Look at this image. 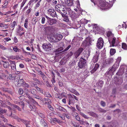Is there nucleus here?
<instances>
[{"mask_svg": "<svg viewBox=\"0 0 127 127\" xmlns=\"http://www.w3.org/2000/svg\"><path fill=\"white\" fill-rule=\"evenodd\" d=\"M27 0H23V1L21 4L20 8L21 9L26 3Z\"/></svg>", "mask_w": 127, "mask_h": 127, "instance_id": "603ef678", "label": "nucleus"}, {"mask_svg": "<svg viewBox=\"0 0 127 127\" xmlns=\"http://www.w3.org/2000/svg\"><path fill=\"white\" fill-rule=\"evenodd\" d=\"M119 65V63H117L116 62L113 65V67L115 68V69H117Z\"/></svg>", "mask_w": 127, "mask_h": 127, "instance_id": "8fccbe9b", "label": "nucleus"}, {"mask_svg": "<svg viewBox=\"0 0 127 127\" xmlns=\"http://www.w3.org/2000/svg\"><path fill=\"white\" fill-rule=\"evenodd\" d=\"M25 83L23 79L22 78L19 79L17 83V85L18 86H23Z\"/></svg>", "mask_w": 127, "mask_h": 127, "instance_id": "dca6fc26", "label": "nucleus"}, {"mask_svg": "<svg viewBox=\"0 0 127 127\" xmlns=\"http://www.w3.org/2000/svg\"><path fill=\"white\" fill-rule=\"evenodd\" d=\"M57 21L56 20L54 19H50L48 21V22L49 25H52L54 24H56Z\"/></svg>", "mask_w": 127, "mask_h": 127, "instance_id": "4468645a", "label": "nucleus"}, {"mask_svg": "<svg viewBox=\"0 0 127 127\" xmlns=\"http://www.w3.org/2000/svg\"><path fill=\"white\" fill-rule=\"evenodd\" d=\"M65 7V5L59 4L56 6L55 9L56 11L60 13Z\"/></svg>", "mask_w": 127, "mask_h": 127, "instance_id": "39448f33", "label": "nucleus"}, {"mask_svg": "<svg viewBox=\"0 0 127 127\" xmlns=\"http://www.w3.org/2000/svg\"><path fill=\"white\" fill-rule=\"evenodd\" d=\"M71 47V46L70 45H69L64 50H63V51L62 52H60V53H61L62 52H64L67 50H68Z\"/></svg>", "mask_w": 127, "mask_h": 127, "instance_id": "864d4df0", "label": "nucleus"}, {"mask_svg": "<svg viewBox=\"0 0 127 127\" xmlns=\"http://www.w3.org/2000/svg\"><path fill=\"white\" fill-rule=\"evenodd\" d=\"M32 10V8H30V7H29V9L27 10L26 12V13L27 14H29L31 12Z\"/></svg>", "mask_w": 127, "mask_h": 127, "instance_id": "e2e57ef3", "label": "nucleus"}, {"mask_svg": "<svg viewBox=\"0 0 127 127\" xmlns=\"http://www.w3.org/2000/svg\"><path fill=\"white\" fill-rule=\"evenodd\" d=\"M63 17H64V19H63V21L66 22H68L69 20L68 16H64Z\"/></svg>", "mask_w": 127, "mask_h": 127, "instance_id": "ea45409f", "label": "nucleus"}, {"mask_svg": "<svg viewBox=\"0 0 127 127\" xmlns=\"http://www.w3.org/2000/svg\"><path fill=\"white\" fill-rule=\"evenodd\" d=\"M18 93L20 95H22L24 93V91L22 89L19 88L18 91Z\"/></svg>", "mask_w": 127, "mask_h": 127, "instance_id": "a18cd8bd", "label": "nucleus"}, {"mask_svg": "<svg viewBox=\"0 0 127 127\" xmlns=\"http://www.w3.org/2000/svg\"><path fill=\"white\" fill-rule=\"evenodd\" d=\"M67 9L69 11L70 10V9L68 8L67 9H66V8L65 7V8H64L63 10L60 12V13L61 14L62 17H64V16H65V15L67 13L66 11L65 10H67Z\"/></svg>", "mask_w": 127, "mask_h": 127, "instance_id": "a211bd4d", "label": "nucleus"}, {"mask_svg": "<svg viewBox=\"0 0 127 127\" xmlns=\"http://www.w3.org/2000/svg\"><path fill=\"white\" fill-rule=\"evenodd\" d=\"M65 3L68 5L71 6L73 4V0H64Z\"/></svg>", "mask_w": 127, "mask_h": 127, "instance_id": "f3484780", "label": "nucleus"}, {"mask_svg": "<svg viewBox=\"0 0 127 127\" xmlns=\"http://www.w3.org/2000/svg\"><path fill=\"white\" fill-rule=\"evenodd\" d=\"M33 96L34 98L39 99L41 101H43V100L41 96H39L38 95H36V94L33 95Z\"/></svg>", "mask_w": 127, "mask_h": 127, "instance_id": "a878e982", "label": "nucleus"}, {"mask_svg": "<svg viewBox=\"0 0 127 127\" xmlns=\"http://www.w3.org/2000/svg\"><path fill=\"white\" fill-rule=\"evenodd\" d=\"M30 106V107L31 108V110H33L35 108V106L37 104L35 105L32 104V103H30V104H29Z\"/></svg>", "mask_w": 127, "mask_h": 127, "instance_id": "e433bc0d", "label": "nucleus"}, {"mask_svg": "<svg viewBox=\"0 0 127 127\" xmlns=\"http://www.w3.org/2000/svg\"><path fill=\"white\" fill-rule=\"evenodd\" d=\"M57 116H58L61 118L62 120H64L65 119V118L64 116L62 115L59 112H57Z\"/></svg>", "mask_w": 127, "mask_h": 127, "instance_id": "cd10ccee", "label": "nucleus"}, {"mask_svg": "<svg viewBox=\"0 0 127 127\" xmlns=\"http://www.w3.org/2000/svg\"><path fill=\"white\" fill-rule=\"evenodd\" d=\"M55 10L53 9H49L47 10L48 13L50 15H51V13L54 11Z\"/></svg>", "mask_w": 127, "mask_h": 127, "instance_id": "3c124183", "label": "nucleus"}, {"mask_svg": "<svg viewBox=\"0 0 127 127\" xmlns=\"http://www.w3.org/2000/svg\"><path fill=\"white\" fill-rule=\"evenodd\" d=\"M72 91L71 92L72 93L74 94L77 95H79V93L76 91L74 90H72Z\"/></svg>", "mask_w": 127, "mask_h": 127, "instance_id": "de8ad7c7", "label": "nucleus"}, {"mask_svg": "<svg viewBox=\"0 0 127 127\" xmlns=\"http://www.w3.org/2000/svg\"><path fill=\"white\" fill-rule=\"evenodd\" d=\"M88 114L90 116L94 117H97V115L95 113L92 111L88 112Z\"/></svg>", "mask_w": 127, "mask_h": 127, "instance_id": "412c9836", "label": "nucleus"}, {"mask_svg": "<svg viewBox=\"0 0 127 127\" xmlns=\"http://www.w3.org/2000/svg\"><path fill=\"white\" fill-rule=\"evenodd\" d=\"M50 15L53 17H56L57 16V14L55 11H54L52 12V13H51Z\"/></svg>", "mask_w": 127, "mask_h": 127, "instance_id": "5fc2aeb1", "label": "nucleus"}, {"mask_svg": "<svg viewBox=\"0 0 127 127\" xmlns=\"http://www.w3.org/2000/svg\"><path fill=\"white\" fill-rule=\"evenodd\" d=\"M73 55V53L72 52H70L68 53L67 55V56L68 57H70Z\"/></svg>", "mask_w": 127, "mask_h": 127, "instance_id": "338daca9", "label": "nucleus"}, {"mask_svg": "<svg viewBox=\"0 0 127 127\" xmlns=\"http://www.w3.org/2000/svg\"><path fill=\"white\" fill-rule=\"evenodd\" d=\"M21 122L24 124L26 126L30 124V122L29 121L23 119H22V120Z\"/></svg>", "mask_w": 127, "mask_h": 127, "instance_id": "473e14b6", "label": "nucleus"}, {"mask_svg": "<svg viewBox=\"0 0 127 127\" xmlns=\"http://www.w3.org/2000/svg\"><path fill=\"white\" fill-rule=\"evenodd\" d=\"M11 117L16 120L17 121L19 122H21L22 120V119L18 118L17 116H12Z\"/></svg>", "mask_w": 127, "mask_h": 127, "instance_id": "bb28decb", "label": "nucleus"}, {"mask_svg": "<svg viewBox=\"0 0 127 127\" xmlns=\"http://www.w3.org/2000/svg\"><path fill=\"white\" fill-rule=\"evenodd\" d=\"M80 114L83 117H84L85 118L87 119H88V117H87V115H85L82 112H80Z\"/></svg>", "mask_w": 127, "mask_h": 127, "instance_id": "79ce46f5", "label": "nucleus"}, {"mask_svg": "<svg viewBox=\"0 0 127 127\" xmlns=\"http://www.w3.org/2000/svg\"><path fill=\"white\" fill-rule=\"evenodd\" d=\"M114 60L113 58H110L106 60V62L107 64H109L113 62Z\"/></svg>", "mask_w": 127, "mask_h": 127, "instance_id": "aec40b11", "label": "nucleus"}, {"mask_svg": "<svg viewBox=\"0 0 127 127\" xmlns=\"http://www.w3.org/2000/svg\"><path fill=\"white\" fill-rule=\"evenodd\" d=\"M7 108L9 109V110H10V114L9 115V116L10 117H11V116H12V111H11V108L9 106H8L7 107Z\"/></svg>", "mask_w": 127, "mask_h": 127, "instance_id": "4d7b16f0", "label": "nucleus"}, {"mask_svg": "<svg viewBox=\"0 0 127 127\" xmlns=\"http://www.w3.org/2000/svg\"><path fill=\"white\" fill-rule=\"evenodd\" d=\"M8 78L10 80H13L14 78V77L12 76V75L11 74L9 75Z\"/></svg>", "mask_w": 127, "mask_h": 127, "instance_id": "680f3d73", "label": "nucleus"}, {"mask_svg": "<svg viewBox=\"0 0 127 127\" xmlns=\"http://www.w3.org/2000/svg\"><path fill=\"white\" fill-rule=\"evenodd\" d=\"M116 69H115V68L113 67V66L112 67L111 69H110L108 71V73H113Z\"/></svg>", "mask_w": 127, "mask_h": 127, "instance_id": "c9c22d12", "label": "nucleus"}, {"mask_svg": "<svg viewBox=\"0 0 127 127\" xmlns=\"http://www.w3.org/2000/svg\"><path fill=\"white\" fill-rule=\"evenodd\" d=\"M116 52V50L115 49H111L110 50V54L111 55H113Z\"/></svg>", "mask_w": 127, "mask_h": 127, "instance_id": "72a5a7b5", "label": "nucleus"}, {"mask_svg": "<svg viewBox=\"0 0 127 127\" xmlns=\"http://www.w3.org/2000/svg\"><path fill=\"white\" fill-rule=\"evenodd\" d=\"M41 77L42 78L44 82L47 81V80H48V78L46 76L45 74L42 76Z\"/></svg>", "mask_w": 127, "mask_h": 127, "instance_id": "58836bf2", "label": "nucleus"}, {"mask_svg": "<svg viewBox=\"0 0 127 127\" xmlns=\"http://www.w3.org/2000/svg\"><path fill=\"white\" fill-rule=\"evenodd\" d=\"M37 83L35 82H32L31 84V86L32 87H34L36 85Z\"/></svg>", "mask_w": 127, "mask_h": 127, "instance_id": "774afa93", "label": "nucleus"}, {"mask_svg": "<svg viewBox=\"0 0 127 127\" xmlns=\"http://www.w3.org/2000/svg\"><path fill=\"white\" fill-rule=\"evenodd\" d=\"M6 79H8V76L5 74L2 73L1 75H0V79L6 80Z\"/></svg>", "mask_w": 127, "mask_h": 127, "instance_id": "4be33fe9", "label": "nucleus"}, {"mask_svg": "<svg viewBox=\"0 0 127 127\" xmlns=\"http://www.w3.org/2000/svg\"><path fill=\"white\" fill-rule=\"evenodd\" d=\"M106 36L108 40L111 39V38L114 37V34L110 31H108L106 33Z\"/></svg>", "mask_w": 127, "mask_h": 127, "instance_id": "f8f14e48", "label": "nucleus"}, {"mask_svg": "<svg viewBox=\"0 0 127 127\" xmlns=\"http://www.w3.org/2000/svg\"><path fill=\"white\" fill-rule=\"evenodd\" d=\"M69 101H70L71 102V104H73L75 102V100L72 98L71 97V96L70 95L69 98Z\"/></svg>", "mask_w": 127, "mask_h": 127, "instance_id": "c756f323", "label": "nucleus"}, {"mask_svg": "<svg viewBox=\"0 0 127 127\" xmlns=\"http://www.w3.org/2000/svg\"><path fill=\"white\" fill-rule=\"evenodd\" d=\"M58 109L60 111L62 112H67V110L66 109L61 106H59Z\"/></svg>", "mask_w": 127, "mask_h": 127, "instance_id": "b1692460", "label": "nucleus"}, {"mask_svg": "<svg viewBox=\"0 0 127 127\" xmlns=\"http://www.w3.org/2000/svg\"><path fill=\"white\" fill-rule=\"evenodd\" d=\"M27 96L30 99L29 101L28 102V104H30V103H32V104L36 105L38 103L36 101H35L33 99L31 96H30L29 95L26 94Z\"/></svg>", "mask_w": 127, "mask_h": 127, "instance_id": "0eeeda50", "label": "nucleus"}, {"mask_svg": "<svg viewBox=\"0 0 127 127\" xmlns=\"http://www.w3.org/2000/svg\"><path fill=\"white\" fill-rule=\"evenodd\" d=\"M63 50V48L62 47H61L57 49H56L55 51V52L56 53H59V52L62 51Z\"/></svg>", "mask_w": 127, "mask_h": 127, "instance_id": "a19ab883", "label": "nucleus"}, {"mask_svg": "<svg viewBox=\"0 0 127 127\" xmlns=\"http://www.w3.org/2000/svg\"><path fill=\"white\" fill-rule=\"evenodd\" d=\"M49 29V27H45L44 28L43 30L46 33H47V30H48Z\"/></svg>", "mask_w": 127, "mask_h": 127, "instance_id": "0e129e2a", "label": "nucleus"}, {"mask_svg": "<svg viewBox=\"0 0 127 127\" xmlns=\"http://www.w3.org/2000/svg\"><path fill=\"white\" fill-rule=\"evenodd\" d=\"M54 121H55L57 122L58 123H60L61 122L60 120L56 118H54L53 119Z\"/></svg>", "mask_w": 127, "mask_h": 127, "instance_id": "13d9d810", "label": "nucleus"}, {"mask_svg": "<svg viewBox=\"0 0 127 127\" xmlns=\"http://www.w3.org/2000/svg\"><path fill=\"white\" fill-rule=\"evenodd\" d=\"M22 86L26 89H27L30 87L29 85L27 83H24Z\"/></svg>", "mask_w": 127, "mask_h": 127, "instance_id": "7c9ffc66", "label": "nucleus"}, {"mask_svg": "<svg viewBox=\"0 0 127 127\" xmlns=\"http://www.w3.org/2000/svg\"><path fill=\"white\" fill-rule=\"evenodd\" d=\"M7 25L4 24L3 23H0V27L1 28L5 27V26Z\"/></svg>", "mask_w": 127, "mask_h": 127, "instance_id": "69168bd1", "label": "nucleus"}, {"mask_svg": "<svg viewBox=\"0 0 127 127\" xmlns=\"http://www.w3.org/2000/svg\"><path fill=\"white\" fill-rule=\"evenodd\" d=\"M83 50V48H80L76 51L74 53V56L75 58L77 59L80 55Z\"/></svg>", "mask_w": 127, "mask_h": 127, "instance_id": "423d86ee", "label": "nucleus"}, {"mask_svg": "<svg viewBox=\"0 0 127 127\" xmlns=\"http://www.w3.org/2000/svg\"><path fill=\"white\" fill-rule=\"evenodd\" d=\"M45 100L47 101V102H46V103L47 104V107L50 110L53 111L54 110V109L50 104V103H51L50 100L48 99H46Z\"/></svg>", "mask_w": 127, "mask_h": 127, "instance_id": "9b49d317", "label": "nucleus"}, {"mask_svg": "<svg viewBox=\"0 0 127 127\" xmlns=\"http://www.w3.org/2000/svg\"><path fill=\"white\" fill-rule=\"evenodd\" d=\"M3 62V67L6 68H8L9 66V63L7 61H2Z\"/></svg>", "mask_w": 127, "mask_h": 127, "instance_id": "6ab92c4d", "label": "nucleus"}, {"mask_svg": "<svg viewBox=\"0 0 127 127\" xmlns=\"http://www.w3.org/2000/svg\"><path fill=\"white\" fill-rule=\"evenodd\" d=\"M116 69H115V68L113 67V66L112 67L111 69H110L108 71V73H113Z\"/></svg>", "mask_w": 127, "mask_h": 127, "instance_id": "f704fd0d", "label": "nucleus"}, {"mask_svg": "<svg viewBox=\"0 0 127 127\" xmlns=\"http://www.w3.org/2000/svg\"><path fill=\"white\" fill-rule=\"evenodd\" d=\"M69 16L72 20H74L77 17V15L74 12L70 10L68 12Z\"/></svg>", "mask_w": 127, "mask_h": 127, "instance_id": "9d476101", "label": "nucleus"}, {"mask_svg": "<svg viewBox=\"0 0 127 127\" xmlns=\"http://www.w3.org/2000/svg\"><path fill=\"white\" fill-rule=\"evenodd\" d=\"M31 93L33 94V95H34L36 94L37 92L36 90L34 89H32L30 90Z\"/></svg>", "mask_w": 127, "mask_h": 127, "instance_id": "2f4dec72", "label": "nucleus"}, {"mask_svg": "<svg viewBox=\"0 0 127 127\" xmlns=\"http://www.w3.org/2000/svg\"><path fill=\"white\" fill-rule=\"evenodd\" d=\"M104 43V42L103 38L101 37L99 38L96 43V46L99 49H101L103 46Z\"/></svg>", "mask_w": 127, "mask_h": 127, "instance_id": "7ed1b4c3", "label": "nucleus"}, {"mask_svg": "<svg viewBox=\"0 0 127 127\" xmlns=\"http://www.w3.org/2000/svg\"><path fill=\"white\" fill-rule=\"evenodd\" d=\"M99 67V65L98 64H96L93 68L90 71L91 73L92 74L94 73L98 69Z\"/></svg>", "mask_w": 127, "mask_h": 127, "instance_id": "ddd939ff", "label": "nucleus"}, {"mask_svg": "<svg viewBox=\"0 0 127 127\" xmlns=\"http://www.w3.org/2000/svg\"><path fill=\"white\" fill-rule=\"evenodd\" d=\"M100 104L103 107L105 106L106 105L105 102L103 101H101Z\"/></svg>", "mask_w": 127, "mask_h": 127, "instance_id": "bf43d9fd", "label": "nucleus"}, {"mask_svg": "<svg viewBox=\"0 0 127 127\" xmlns=\"http://www.w3.org/2000/svg\"><path fill=\"white\" fill-rule=\"evenodd\" d=\"M116 38L114 37L111 38V39L109 40L108 41L110 44L112 46H116L117 45L116 42Z\"/></svg>", "mask_w": 127, "mask_h": 127, "instance_id": "6e6552de", "label": "nucleus"}, {"mask_svg": "<svg viewBox=\"0 0 127 127\" xmlns=\"http://www.w3.org/2000/svg\"><path fill=\"white\" fill-rule=\"evenodd\" d=\"M6 110L5 109H3L1 108H0V114H2L6 112Z\"/></svg>", "mask_w": 127, "mask_h": 127, "instance_id": "49530a36", "label": "nucleus"}, {"mask_svg": "<svg viewBox=\"0 0 127 127\" xmlns=\"http://www.w3.org/2000/svg\"><path fill=\"white\" fill-rule=\"evenodd\" d=\"M103 84V81L102 80H99L96 84V85L98 86L102 87Z\"/></svg>", "mask_w": 127, "mask_h": 127, "instance_id": "393cba45", "label": "nucleus"}, {"mask_svg": "<svg viewBox=\"0 0 127 127\" xmlns=\"http://www.w3.org/2000/svg\"><path fill=\"white\" fill-rule=\"evenodd\" d=\"M70 95L71 96V97L73 99H74L77 101L78 100V98L74 95L70 94Z\"/></svg>", "mask_w": 127, "mask_h": 127, "instance_id": "6e6d98bb", "label": "nucleus"}, {"mask_svg": "<svg viewBox=\"0 0 127 127\" xmlns=\"http://www.w3.org/2000/svg\"><path fill=\"white\" fill-rule=\"evenodd\" d=\"M19 49L17 48V47L15 46L13 48V50L16 52H17L19 51Z\"/></svg>", "mask_w": 127, "mask_h": 127, "instance_id": "052dcab7", "label": "nucleus"}, {"mask_svg": "<svg viewBox=\"0 0 127 127\" xmlns=\"http://www.w3.org/2000/svg\"><path fill=\"white\" fill-rule=\"evenodd\" d=\"M122 48L124 50H127V44L125 43H122Z\"/></svg>", "mask_w": 127, "mask_h": 127, "instance_id": "c85d7f7f", "label": "nucleus"}, {"mask_svg": "<svg viewBox=\"0 0 127 127\" xmlns=\"http://www.w3.org/2000/svg\"><path fill=\"white\" fill-rule=\"evenodd\" d=\"M98 57L99 56L97 54L96 55L93 57L92 61L94 63H95L97 61Z\"/></svg>", "mask_w": 127, "mask_h": 127, "instance_id": "5701e85b", "label": "nucleus"}, {"mask_svg": "<svg viewBox=\"0 0 127 127\" xmlns=\"http://www.w3.org/2000/svg\"><path fill=\"white\" fill-rule=\"evenodd\" d=\"M13 106L14 108H16L18 111H21V109L18 106L16 105L15 104H13Z\"/></svg>", "mask_w": 127, "mask_h": 127, "instance_id": "4c0bfd02", "label": "nucleus"}, {"mask_svg": "<svg viewBox=\"0 0 127 127\" xmlns=\"http://www.w3.org/2000/svg\"><path fill=\"white\" fill-rule=\"evenodd\" d=\"M10 63V66L11 67V69L14 71L16 70V66L15 64V61H11Z\"/></svg>", "mask_w": 127, "mask_h": 127, "instance_id": "2eb2a0df", "label": "nucleus"}, {"mask_svg": "<svg viewBox=\"0 0 127 127\" xmlns=\"http://www.w3.org/2000/svg\"><path fill=\"white\" fill-rule=\"evenodd\" d=\"M55 96L56 98H59L60 99H62V97L61 96L60 94H56L55 95Z\"/></svg>", "mask_w": 127, "mask_h": 127, "instance_id": "37998d69", "label": "nucleus"}, {"mask_svg": "<svg viewBox=\"0 0 127 127\" xmlns=\"http://www.w3.org/2000/svg\"><path fill=\"white\" fill-rule=\"evenodd\" d=\"M23 28L21 26H19L18 28L17 29V32L18 35L21 36L24 34V32H22L23 30Z\"/></svg>", "mask_w": 127, "mask_h": 127, "instance_id": "1a4fd4ad", "label": "nucleus"}, {"mask_svg": "<svg viewBox=\"0 0 127 127\" xmlns=\"http://www.w3.org/2000/svg\"><path fill=\"white\" fill-rule=\"evenodd\" d=\"M52 46L50 43L43 44L42 47L44 50L46 51H49L52 49Z\"/></svg>", "mask_w": 127, "mask_h": 127, "instance_id": "20e7f679", "label": "nucleus"}, {"mask_svg": "<svg viewBox=\"0 0 127 127\" xmlns=\"http://www.w3.org/2000/svg\"><path fill=\"white\" fill-rule=\"evenodd\" d=\"M63 36L61 34L56 33L51 37L50 39L52 42H57L61 40Z\"/></svg>", "mask_w": 127, "mask_h": 127, "instance_id": "f257e3e1", "label": "nucleus"}, {"mask_svg": "<svg viewBox=\"0 0 127 127\" xmlns=\"http://www.w3.org/2000/svg\"><path fill=\"white\" fill-rule=\"evenodd\" d=\"M36 89L37 90L39 91V93L43 94V91L42 89L38 87H36Z\"/></svg>", "mask_w": 127, "mask_h": 127, "instance_id": "09e8293b", "label": "nucleus"}, {"mask_svg": "<svg viewBox=\"0 0 127 127\" xmlns=\"http://www.w3.org/2000/svg\"><path fill=\"white\" fill-rule=\"evenodd\" d=\"M86 63V60L84 59L81 57L80 58L79 62L78 64V66L80 69L83 68L84 67Z\"/></svg>", "mask_w": 127, "mask_h": 127, "instance_id": "f03ea898", "label": "nucleus"}, {"mask_svg": "<svg viewBox=\"0 0 127 127\" xmlns=\"http://www.w3.org/2000/svg\"><path fill=\"white\" fill-rule=\"evenodd\" d=\"M42 126L43 127H48V124L44 121L43 120L42 123Z\"/></svg>", "mask_w": 127, "mask_h": 127, "instance_id": "c03bdc74", "label": "nucleus"}]
</instances>
